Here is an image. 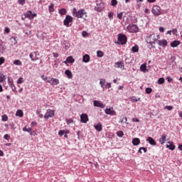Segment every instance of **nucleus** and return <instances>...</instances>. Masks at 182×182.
I'll return each mask as SVG.
<instances>
[{
    "instance_id": "obj_1",
    "label": "nucleus",
    "mask_w": 182,
    "mask_h": 182,
    "mask_svg": "<svg viewBox=\"0 0 182 182\" xmlns=\"http://www.w3.org/2000/svg\"><path fill=\"white\" fill-rule=\"evenodd\" d=\"M73 16L77 19H83V21H87V12L85 9H81L77 11L76 8L73 9Z\"/></svg>"
},
{
    "instance_id": "obj_2",
    "label": "nucleus",
    "mask_w": 182,
    "mask_h": 182,
    "mask_svg": "<svg viewBox=\"0 0 182 182\" xmlns=\"http://www.w3.org/2000/svg\"><path fill=\"white\" fill-rule=\"evenodd\" d=\"M73 22V17L71 16L67 15L63 21V23L65 26L69 28V26H72V23Z\"/></svg>"
},
{
    "instance_id": "obj_3",
    "label": "nucleus",
    "mask_w": 182,
    "mask_h": 182,
    "mask_svg": "<svg viewBox=\"0 0 182 182\" xmlns=\"http://www.w3.org/2000/svg\"><path fill=\"white\" fill-rule=\"evenodd\" d=\"M119 45H126L127 43V36L124 34L118 35Z\"/></svg>"
},
{
    "instance_id": "obj_4",
    "label": "nucleus",
    "mask_w": 182,
    "mask_h": 182,
    "mask_svg": "<svg viewBox=\"0 0 182 182\" xmlns=\"http://www.w3.org/2000/svg\"><path fill=\"white\" fill-rule=\"evenodd\" d=\"M146 41L147 43H150V45L153 46L157 41L156 34H151L149 36L146 37Z\"/></svg>"
},
{
    "instance_id": "obj_5",
    "label": "nucleus",
    "mask_w": 182,
    "mask_h": 182,
    "mask_svg": "<svg viewBox=\"0 0 182 182\" xmlns=\"http://www.w3.org/2000/svg\"><path fill=\"white\" fill-rule=\"evenodd\" d=\"M127 28L131 33H136V32H139V27L136 24H129Z\"/></svg>"
},
{
    "instance_id": "obj_6",
    "label": "nucleus",
    "mask_w": 182,
    "mask_h": 182,
    "mask_svg": "<svg viewBox=\"0 0 182 182\" xmlns=\"http://www.w3.org/2000/svg\"><path fill=\"white\" fill-rule=\"evenodd\" d=\"M151 12L155 16H159L163 14L161 13V8L159 6H154Z\"/></svg>"
},
{
    "instance_id": "obj_7",
    "label": "nucleus",
    "mask_w": 182,
    "mask_h": 182,
    "mask_svg": "<svg viewBox=\"0 0 182 182\" xmlns=\"http://www.w3.org/2000/svg\"><path fill=\"white\" fill-rule=\"evenodd\" d=\"M53 116H55V110L48 109L44 115V119L48 120L50 117H53Z\"/></svg>"
},
{
    "instance_id": "obj_8",
    "label": "nucleus",
    "mask_w": 182,
    "mask_h": 182,
    "mask_svg": "<svg viewBox=\"0 0 182 182\" xmlns=\"http://www.w3.org/2000/svg\"><path fill=\"white\" fill-rule=\"evenodd\" d=\"M38 56H39V53L38 51H34L29 54V57L31 59V60H33V61L38 60V59H39V58H38Z\"/></svg>"
},
{
    "instance_id": "obj_9",
    "label": "nucleus",
    "mask_w": 182,
    "mask_h": 182,
    "mask_svg": "<svg viewBox=\"0 0 182 182\" xmlns=\"http://www.w3.org/2000/svg\"><path fill=\"white\" fill-rule=\"evenodd\" d=\"M26 18H28V19H33V18H36V14L32 13V11H27L25 14Z\"/></svg>"
},
{
    "instance_id": "obj_10",
    "label": "nucleus",
    "mask_w": 182,
    "mask_h": 182,
    "mask_svg": "<svg viewBox=\"0 0 182 182\" xmlns=\"http://www.w3.org/2000/svg\"><path fill=\"white\" fill-rule=\"evenodd\" d=\"M80 122L82 123H87L89 122V117L87 114H82L80 115Z\"/></svg>"
},
{
    "instance_id": "obj_11",
    "label": "nucleus",
    "mask_w": 182,
    "mask_h": 182,
    "mask_svg": "<svg viewBox=\"0 0 182 182\" xmlns=\"http://www.w3.org/2000/svg\"><path fill=\"white\" fill-rule=\"evenodd\" d=\"M48 83H50L51 86H56L59 85V80H58V78H50V81H48Z\"/></svg>"
},
{
    "instance_id": "obj_12",
    "label": "nucleus",
    "mask_w": 182,
    "mask_h": 182,
    "mask_svg": "<svg viewBox=\"0 0 182 182\" xmlns=\"http://www.w3.org/2000/svg\"><path fill=\"white\" fill-rule=\"evenodd\" d=\"M94 106H95V107H101V109H105V105L101 101L95 100Z\"/></svg>"
},
{
    "instance_id": "obj_13",
    "label": "nucleus",
    "mask_w": 182,
    "mask_h": 182,
    "mask_svg": "<svg viewBox=\"0 0 182 182\" xmlns=\"http://www.w3.org/2000/svg\"><path fill=\"white\" fill-rule=\"evenodd\" d=\"M115 68H118L122 70H124V63L123 61L117 62L114 63Z\"/></svg>"
},
{
    "instance_id": "obj_14",
    "label": "nucleus",
    "mask_w": 182,
    "mask_h": 182,
    "mask_svg": "<svg viewBox=\"0 0 182 182\" xmlns=\"http://www.w3.org/2000/svg\"><path fill=\"white\" fill-rule=\"evenodd\" d=\"M166 148L169 149V150H174L176 149V145L173 141H168L166 144Z\"/></svg>"
},
{
    "instance_id": "obj_15",
    "label": "nucleus",
    "mask_w": 182,
    "mask_h": 182,
    "mask_svg": "<svg viewBox=\"0 0 182 182\" xmlns=\"http://www.w3.org/2000/svg\"><path fill=\"white\" fill-rule=\"evenodd\" d=\"M106 114H109V116H116V111L112 109H105Z\"/></svg>"
},
{
    "instance_id": "obj_16",
    "label": "nucleus",
    "mask_w": 182,
    "mask_h": 182,
    "mask_svg": "<svg viewBox=\"0 0 182 182\" xmlns=\"http://www.w3.org/2000/svg\"><path fill=\"white\" fill-rule=\"evenodd\" d=\"M167 140V135L162 134L161 137L159 139V142L161 143V144H164V143H166Z\"/></svg>"
},
{
    "instance_id": "obj_17",
    "label": "nucleus",
    "mask_w": 182,
    "mask_h": 182,
    "mask_svg": "<svg viewBox=\"0 0 182 182\" xmlns=\"http://www.w3.org/2000/svg\"><path fill=\"white\" fill-rule=\"evenodd\" d=\"M94 127L97 132H102L103 130V127L102 125V123L99 122L98 124L94 125Z\"/></svg>"
},
{
    "instance_id": "obj_18",
    "label": "nucleus",
    "mask_w": 182,
    "mask_h": 182,
    "mask_svg": "<svg viewBox=\"0 0 182 182\" xmlns=\"http://www.w3.org/2000/svg\"><path fill=\"white\" fill-rule=\"evenodd\" d=\"M146 141H148V143H149V144H151V146H156V141L151 136H149L146 139Z\"/></svg>"
},
{
    "instance_id": "obj_19",
    "label": "nucleus",
    "mask_w": 182,
    "mask_h": 182,
    "mask_svg": "<svg viewBox=\"0 0 182 182\" xmlns=\"http://www.w3.org/2000/svg\"><path fill=\"white\" fill-rule=\"evenodd\" d=\"M69 133H70V131H69L68 129L60 130L58 132V136H60V137H62L63 134H69Z\"/></svg>"
},
{
    "instance_id": "obj_20",
    "label": "nucleus",
    "mask_w": 182,
    "mask_h": 182,
    "mask_svg": "<svg viewBox=\"0 0 182 182\" xmlns=\"http://www.w3.org/2000/svg\"><path fill=\"white\" fill-rule=\"evenodd\" d=\"M168 43L167 42V41L166 40H159V41H158V44H159V46H164V47H165L167 44H168Z\"/></svg>"
},
{
    "instance_id": "obj_21",
    "label": "nucleus",
    "mask_w": 182,
    "mask_h": 182,
    "mask_svg": "<svg viewBox=\"0 0 182 182\" xmlns=\"http://www.w3.org/2000/svg\"><path fill=\"white\" fill-rule=\"evenodd\" d=\"M90 61V56L89 55L86 54L82 57V62H85V63H87Z\"/></svg>"
},
{
    "instance_id": "obj_22",
    "label": "nucleus",
    "mask_w": 182,
    "mask_h": 182,
    "mask_svg": "<svg viewBox=\"0 0 182 182\" xmlns=\"http://www.w3.org/2000/svg\"><path fill=\"white\" fill-rule=\"evenodd\" d=\"M65 75L68 77V79H72L73 77V75L72 74V71L70 70H67L65 71Z\"/></svg>"
},
{
    "instance_id": "obj_23",
    "label": "nucleus",
    "mask_w": 182,
    "mask_h": 182,
    "mask_svg": "<svg viewBox=\"0 0 182 182\" xmlns=\"http://www.w3.org/2000/svg\"><path fill=\"white\" fill-rule=\"evenodd\" d=\"M139 143H140V139H139V138H134L132 139V144H133V146H139Z\"/></svg>"
},
{
    "instance_id": "obj_24",
    "label": "nucleus",
    "mask_w": 182,
    "mask_h": 182,
    "mask_svg": "<svg viewBox=\"0 0 182 182\" xmlns=\"http://www.w3.org/2000/svg\"><path fill=\"white\" fill-rule=\"evenodd\" d=\"M140 69H141V72H144V73H146V72H149V70H147V65L145 63L142 64L140 66Z\"/></svg>"
},
{
    "instance_id": "obj_25",
    "label": "nucleus",
    "mask_w": 182,
    "mask_h": 182,
    "mask_svg": "<svg viewBox=\"0 0 182 182\" xmlns=\"http://www.w3.org/2000/svg\"><path fill=\"white\" fill-rule=\"evenodd\" d=\"M178 45H180V41H174L171 43V48H177V46H178Z\"/></svg>"
},
{
    "instance_id": "obj_26",
    "label": "nucleus",
    "mask_w": 182,
    "mask_h": 182,
    "mask_svg": "<svg viewBox=\"0 0 182 182\" xmlns=\"http://www.w3.org/2000/svg\"><path fill=\"white\" fill-rule=\"evenodd\" d=\"M16 116H18V117H23V112H22L21 109L17 110Z\"/></svg>"
},
{
    "instance_id": "obj_27",
    "label": "nucleus",
    "mask_w": 182,
    "mask_h": 182,
    "mask_svg": "<svg viewBox=\"0 0 182 182\" xmlns=\"http://www.w3.org/2000/svg\"><path fill=\"white\" fill-rule=\"evenodd\" d=\"M6 80V77L4 74H0V83H4Z\"/></svg>"
},
{
    "instance_id": "obj_28",
    "label": "nucleus",
    "mask_w": 182,
    "mask_h": 182,
    "mask_svg": "<svg viewBox=\"0 0 182 182\" xmlns=\"http://www.w3.org/2000/svg\"><path fill=\"white\" fill-rule=\"evenodd\" d=\"M66 59H67L68 63H74L75 62V58H73V57L72 56H69Z\"/></svg>"
},
{
    "instance_id": "obj_29",
    "label": "nucleus",
    "mask_w": 182,
    "mask_h": 182,
    "mask_svg": "<svg viewBox=\"0 0 182 182\" xmlns=\"http://www.w3.org/2000/svg\"><path fill=\"white\" fill-rule=\"evenodd\" d=\"M14 65H15L16 66H21L22 65V61H21L20 60H15L13 62Z\"/></svg>"
},
{
    "instance_id": "obj_30",
    "label": "nucleus",
    "mask_w": 182,
    "mask_h": 182,
    "mask_svg": "<svg viewBox=\"0 0 182 182\" xmlns=\"http://www.w3.org/2000/svg\"><path fill=\"white\" fill-rule=\"evenodd\" d=\"M41 79H43V80H45V82H46L47 83H49V82H50V77H46L45 75H42Z\"/></svg>"
},
{
    "instance_id": "obj_31",
    "label": "nucleus",
    "mask_w": 182,
    "mask_h": 182,
    "mask_svg": "<svg viewBox=\"0 0 182 182\" xmlns=\"http://www.w3.org/2000/svg\"><path fill=\"white\" fill-rule=\"evenodd\" d=\"M58 12H59L60 15H66L68 11H66V9H61L59 10Z\"/></svg>"
},
{
    "instance_id": "obj_32",
    "label": "nucleus",
    "mask_w": 182,
    "mask_h": 182,
    "mask_svg": "<svg viewBox=\"0 0 182 182\" xmlns=\"http://www.w3.org/2000/svg\"><path fill=\"white\" fill-rule=\"evenodd\" d=\"M105 83H106V80H105V79H101V80H100V85H101V87H102V89H105V86L103 85H105Z\"/></svg>"
},
{
    "instance_id": "obj_33",
    "label": "nucleus",
    "mask_w": 182,
    "mask_h": 182,
    "mask_svg": "<svg viewBox=\"0 0 182 182\" xmlns=\"http://www.w3.org/2000/svg\"><path fill=\"white\" fill-rule=\"evenodd\" d=\"M10 86H11V90H12V92H14V93H18V91H16V87L15 86V85L11 84Z\"/></svg>"
},
{
    "instance_id": "obj_34",
    "label": "nucleus",
    "mask_w": 182,
    "mask_h": 182,
    "mask_svg": "<svg viewBox=\"0 0 182 182\" xmlns=\"http://www.w3.org/2000/svg\"><path fill=\"white\" fill-rule=\"evenodd\" d=\"M32 131V128H28L26 126L23 128V132H27L28 133H31Z\"/></svg>"
},
{
    "instance_id": "obj_35",
    "label": "nucleus",
    "mask_w": 182,
    "mask_h": 182,
    "mask_svg": "<svg viewBox=\"0 0 182 182\" xmlns=\"http://www.w3.org/2000/svg\"><path fill=\"white\" fill-rule=\"evenodd\" d=\"M117 135L118 136V137H123V136H124V133L123 132V131H118L117 132Z\"/></svg>"
},
{
    "instance_id": "obj_36",
    "label": "nucleus",
    "mask_w": 182,
    "mask_h": 182,
    "mask_svg": "<svg viewBox=\"0 0 182 182\" xmlns=\"http://www.w3.org/2000/svg\"><path fill=\"white\" fill-rule=\"evenodd\" d=\"M130 100L131 102H139V100H140V98H136L135 96H133L132 97H130Z\"/></svg>"
},
{
    "instance_id": "obj_37",
    "label": "nucleus",
    "mask_w": 182,
    "mask_h": 182,
    "mask_svg": "<svg viewBox=\"0 0 182 182\" xmlns=\"http://www.w3.org/2000/svg\"><path fill=\"white\" fill-rule=\"evenodd\" d=\"M132 52H134V53L139 52V46H133L132 48Z\"/></svg>"
},
{
    "instance_id": "obj_38",
    "label": "nucleus",
    "mask_w": 182,
    "mask_h": 182,
    "mask_svg": "<svg viewBox=\"0 0 182 182\" xmlns=\"http://www.w3.org/2000/svg\"><path fill=\"white\" fill-rule=\"evenodd\" d=\"M55 4H50L49 6V12H53L55 11Z\"/></svg>"
},
{
    "instance_id": "obj_39",
    "label": "nucleus",
    "mask_w": 182,
    "mask_h": 182,
    "mask_svg": "<svg viewBox=\"0 0 182 182\" xmlns=\"http://www.w3.org/2000/svg\"><path fill=\"white\" fill-rule=\"evenodd\" d=\"M165 80L163 77H160L159 80H158V84L159 85H163V83H164Z\"/></svg>"
},
{
    "instance_id": "obj_40",
    "label": "nucleus",
    "mask_w": 182,
    "mask_h": 182,
    "mask_svg": "<svg viewBox=\"0 0 182 182\" xmlns=\"http://www.w3.org/2000/svg\"><path fill=\"white\" fill-rule=\"evenodd\" d=\"M118 2L117 0H112L111 1V6H116L117 5Z\"/></svg>"
},
{
    "instance_id": "obj_41",
    "label": "nucleus",
    "mask_w": 182,
    "mask_h": 182,
    "mask_svg": "<svg viewBox=\"0 0 182 182\" xmlns=\"http://www.w3.org/2000/svg\"><path fill=\"white\" fill-rule=\"evenodd\" d=\"M146 93H147V95H150V93H151V92H153V90L151 87H148L145 90Z\"/></svg>"
},
{
    "instance_id": "obj_42",
    "label": "nucleus",
    "mask_w": 182,
    "mask_h": 182,
    "mask_svg": "<svg viewBox=\"0 0 182 182\" xmlns=\"http://www.w3.org/2000/svg\"><path fill=\"white\" fill-rule=\"evenodd\" d=\"M97 55L98 58H103V53L101 50L97 51Z\"/></svg>"
},
{
    "instance_id": "obj_43",
    "label": "nucleus",
    "mask_w": 182,
    "mask_h": 182,
    "mask_svg": "<svg viewBox=\"0 0 182 182\" xmlns=\"http://www.w3.org/2000/svg\"><path fill=\"white\" fill-rule=\"evenodd\" d=\"M17 83L18 85H21V83H23V78H22V77H20L17 80Z\"/></svg>"
},
{
    "instance_id": "obj_44",
    "label": "nucleus",
    "mask_w": 182,
    "mask_h": 182,
    "mask_svg": "<svg viewBox=\"0 0 182 182\" xmlns=\"http://www.w3.org/2000/svg\"><path fill=\"white\" fill-rule=\"evenodd\" d=\"M2 122H8V115L4 114L2 116Z\"/></svg>"
},
{
    "instance_id": "obj_45",
    "label": "nucleus",
    "mask_w": 182,
    "mask_h": 182,
    "mask_svg": "<svg viewBox=\"0 0 182 182\" xmlns=\"http://www.w3.org/2000/svg\"><path fill=\"white\" fill-rule=\"evenodd\" d=\"M3 63H5V58L1 57L0 58V66H1V65H3Z\"/></svg>"
},
{
    "instance_id": "obj_46",
    "label": "nucleus",
    "mask_w": 182,
    "mask_h": 182,
    "mask_svg": "<svg viewBox=\"0 0 182 182\" xmlns=\"http://www.w3.org/2000/svg\"><path fill=\"white\" fill-rule=\"evenodd\" d=\"M118 19H122L123 18V12L119 13L117 14Z\"/></svg>"
},
{
    "instance_id": "obj_47",
    "label": "nucleus",
    "mask_w": 182,
    "mask_h": 182,
    "mask_svg": "<svg viewBox=\"0 0 182 182\" xmlns=\"http://www.w3.org/2000/svg\"><path fill=\"white\" fill-rule=\"evenodd\" d=\"M105 87H106L107 89H110V87H112V83L107 82V83L105 85Z\"/></svg>"
},
{
    "instance_id": "obj_48",
    "label": "nucleus",
    "mask_w": 182,
    "mask_h": 182,
    "mask_svg": "<svg viewBox=\"0 0 182 182\" xmlns=\"http://www.w3.org/2000/svg\"><path fill=\"white\" fill-rule=\"evenodd\" d=\"M66 123L67 124H70V123H73V119H66Z\"/></svg>"
},
{
    "instance_id": "obj_49",
    "label": "nucleus",
    "mask_w": 182,
    "mask_h": 182,
    "mask_svg": "<svg viewBox=\"0 0 182 182\" xmlns=\"http://www.w3.org/2000/svg\"><path fill=\"white\" fill-rule=\"evenodd\" d=\"M25 1L26 0H18V2L19 5H23V4H25Z\"/></svg>"
},
{
    "instance_id": "obj_50",
    "label": "nucleus",
    "mask_w": 182,
    "mask_h": 182,
    "mask_svg": "<svg viewBox=\"0 0 182 182\" xmlns=\"http://www.w3.org/2000/svg\"><path fill=\"white\" fill-rule=\"evenodd\" d=\"M165 109H167V110H173V106H166Z\"/></svg>"
},
{
    "instance_id": "obj_51",
    "label": "nucleus",
    "mask_w": 182,
    "mask_h": 182,
    "mask_svg": "<svg viewBox=\"0 0 182 182\" xmlns=\"http://www.w3.org/2000/svg\"><path fill=\"white\" fill-rule=\"evenodd\" d=\"M113 15L114 14L112 12H110L108 15L109 19H113Z\"/></svg>"
},
{
    "instance_id": "obj_52",
    "label": "nucleus",
    "mask_w": 182,
    "mask_h": 182,
    "mask_svg": "<svg viewBox=\"0 0 182 182\" xmlns=\"http://www.w3.org/2000/svg\"><path fill=\"white\" fill-rule=\"evenodd\" d=\"M5 32H6V33H9V32H11V29H9V28H8V27H6Z\"/></svg>"
},
{
    "instance_id": "obj_53",
    "label": "nucleus",
    "mask_w": 182,
    "mask_h": 182,
    "mask_svg": "<svg viewBox=\"0 0 182 182\" xmlns=\"http://www.w3.org/2000/svg\"><path fill=\"white\" fill-rule=\"evenodd\" d=\"M166 80L169 82V83H171L172 80H173V78H171V77H168L166 78Z\"/></svg>"
},
{
    "instance_id": "obj_54",
    "label": "nucleus",
    "mask_w": 182,
    "mask_h": 182,
    "mask_svg": "<svg viewBox=\"0 0 182 182\" xmlns=\"http://www.w3.org/2000/svg\"><path fill=\"white\" fill-rule=\"evenodd\" d=\"M9 138H10V136L8 134H5L4 136V139H5V140H9Z\"/></svg>"
},
{
    "instance_id": "obj_55",
    "label": "nucleus",
    "mask_w": 182,
    "mask_h": 182,
    "mask_svg": "<svg viewBox=\"0 0 182 182\" xmlns=\"http://www.w3.org/2000/svg\"><path fill=\"white\" fill-rule=\"evenodd\" d=\"M140 150H143L144 153H147V149L144 147H140Z\"/></svg>"
},
{
    "instance_id": "obj_56",
    "label": "nucleus",
    "mask_w": 182,
    "mask_h": 182,
    "mask_svg": "<svg viewBox=\"0 0 182 182\" xmlns=\"http://www.w3.org/2000/svg\"><path fill=\"white\" fill-rule=\"evenodd\" d=\"M8 83H9V85H14V83H12V80H11V78H8Z\"/></svg>"
},
{
    "instance_id": "obj_57",
    "label": "nucleus",
    "mask_w": 182,
    "mask_h": 182,
    "mask_svg": "<svg viewBox=\"0 0 182 182\" xmlns=\"http://www.w3.org/2000/svg\"><path fill=\"white\" fill-rule=\"evenodd\" d=\"M29 134H30L31 136H36V133L35 132V131H31Z\"/></svg>"
},
{
    "instance_id": "obj_58",
    "label": "nucleus",
    "mask_w": 182,
    "mask_h": 182,
    "mask_svg": "<svg viewBox=\"0 0 182 182\" xmlns=\"http://www.w3.org/2000/svg\"><path fill=\"white\" fill-rule=\"evenodd\" d=\"M178 149L182 151V144H179L178 146Z\"/></svg>"
},
{
    "instance_id": "obj_59",
    "label": "nucleus",
    "mask_w": 182,
    "mask_h": 182,
    "mask_svg": "<svg viewBox=\"0 0 182 182\" xmlns=\"http://www.w3.org/2000/svg\"><path fill=\"white\" fill-rule=\"evenodd\" d=\"M53 57L54 58H58L59 57V54L56 53H53Z\"/></svg>"
},
{
    "instance_id": "obj_60",
    "label": "nucleus",
    "mask_w": 182,
    "mask_h": 182,
    "mask_svg": "<svg viewBox=\"0 0 182 182\" xmlns=\"http://www.w3.org/2000/svg\"><path fill=\"white\" fill-rule=\"evenodd\" d=\"M132 122H140V120H139V119H137V118H133V119H132Z\"/></svg>"
},
{
    "instance_id": "obj_61",
    "label": "nucleus",
    "mask_w": 182,
    "mask_h": 182,
    "mask_svg": "<svg viewBox=\"0 0 182 182\" xmlns=\"http://www.w3.org/2000/svg\"><path fill=\"white\" fill-rule=\"evenodd\" d=\"M0 157H4V151L0 150Z\"/></svg>"
},
{
    "instance_id": "obj_62",
    "label": "nucleus",
    "mask_w": 182,
    "mask_h": 182,
    "mask_svg": "<svg viewBox=\"0 0 182 182\" xmlns=\"http://www.w3.org/2000/svg\"><path fill=\"white\" fill-rule=\"evenodd\" d=\"M178 116L182 119V111L178 112Z\"/></svg>"
},
{
    "instance_id": "obj_63",
    "label": "nucleus",
    "mask_w": 182,
    "mask_h": 182,
    "mask_svg": "<svg viewBox=\"0 0 182 182\" xmlns=\"http://www.w3.org/2000/svg\"><path fill=\"white\" fill-rule=\"evenodd\" d=\"M159 31H161V32H164V28L160 27V28H159Z\"/></svg>"
},
{
    "instance_id": "obj_64",
    "label": "nucleus",
    "mask_w": 182,
    "mask_h": 182,
    "mask_svg": "<svg viewBox=\"0 0 182 182\" xmlns=\"http://www.w3.org/2000/svg\"><path fill=\"white\" fill-rule=\"evenodd\" d=\"M149 12H150V9H145V14H149Z\"/></svg>"
}]
</instances>
